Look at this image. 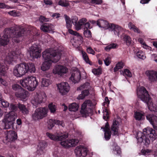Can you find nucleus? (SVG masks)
Masks as SVG:
<instances>
[{
  "label": "nucleus",
  "instance_id": "1",
  "mask_svg": "<svg viewBox=\"0 0 157 157\" xmlns=\"http://www.w3.org/2000/svg\"><path fill=\"white\" fill-rule=\"evenodd\" d=\"M146 118L152 125L154 129L149 127H147L143 130L141 136L140 137L137 136V138L139 142L140 143L143 142L146 145H148L150 143L149 137L152 141L157 138V133L155 131V130H157V117L154 115L149 114L146 116Z\"/></svg>",
  "mask_w": 157,
  "mask_h": 157
},
{
  "label": "nucleus",
  "instance_id": "2",
  "mask_svg": "<svg viewBox=\"0 0 157 157\" xmlns=\"http://www.w3.org/2000/svg\"><path fill=\"white\" fill-rule=\"evenodd\" d=\"M25 30L19 26H15L5 29L4 35L0 38V45L5 46L9 42L10 38H19L23 36Z\"/></svg>",
  "mask_w": 157,
  "mask_h": 157
},
{
  "label": "nucleus",
  "instance_id": "3",
  "mask_svg": "<svg viewBox=\"0 0 157 157\" xmlns=\"http://www.w3.org/2000/svg\"><path fill=\"white\" fill-rule=\"evenodd\" d=\"M61 53L56 51H51L46 50L42 53V57L45 60L41 67V70L45 71L49 69L51 65L52 62L56 63L60 59Z\"/></svg>",
  "mask_w": 157,
  "mask_h": 157
},
{
  "label": "nucleus",
  "instance_id": "4",
  "mask_svg": "<svg viewBox=\"0 0 157 157\" xmlns=\"http://www.w3.org/2000/svg\"><path fill=\"white\" fill-rule=\"evenodd\" d=\"M35 71V66L33 63H24L16 65L13 69V73L16 76L20 77L27 73H34Z\"/></svg>",
  "mask_w": 157,
  "mask_h": 157
},
{
  "label": "nucleus",
  "instance_id": "5",
  "mask_svg": "<svg viewBox=\"0 0 157 157\" xmlns=\"http://www.w3.org/2000/svg\"><path fill=\"white\" fill-rule=\"evenodd\" d=\"M20 83L24 87L28 90H34L38 84V82L35 77L29 76L20 80Z\"/></svg>",
  "mask_w": 157,
  "mask_h": 157
},
{
  "label": "nucleus",
  "instance_id": "6",
  "mask_svg": "<svg viewBox=\"0 0 157 157\" xmlns=\"http://www.w3.org/2000/svg\"><path fill=\"white\" fill-rule=\"evenodd\" d=\"M17 117V114L15 112H10L6 114L2 120L4 128L9 129L13 128Z\"/></svg>",
  "mask_w": 157,
  "mask_h": 157
},
{
  "label": "nucleus",
  "instance_id": "7",
  "mask_svg": "<svg viewBox=\"0 0 157 157\" xmlns=\"http://www.w3.org/2000/svg\"><path fill=\"white\" fill-rule=\"evenodd\" d=\"M137 94L138 97L141 100L146 103L148 108L149 109L152 103L151 98L145 87L143 86L140 87L138 90Z\"/></svg>",
  "mask_w": 157,
  "mask_h": 157
},
{
  "label": "nucleus",
  "instance_id": "8",
  "mask_svg": "<svg viewBox=\"0 0 157 157\" xmlns=\"http://www.w3.org/2000/svg\"><path fill=\"white\" fill-rule=\"evenodd\" d=\"M47 109L45 107L38 108L32 114V119L36 121L41 120L47 116Z\"/></svg>",
  "mask_w": 157,
  "mask_h": 157
},
{
  "label": "nucleus",
  "instance_id": "9",
  "mask_svg": "<svg viewBox=\"0 0 157 157\" xmlns=\"http://www.w3.org/2000/svg\"><path fill=\"white\" fill-rule=\"evenodd\" d=\"M92 105L91 101L88 100H86L82 105L81 113L85 117L92 113V110L90 107Z\"/></svg>",
  "mask_w": 157,
  "mask_h": 157
},
{
  "label": "nucleus",
  "instance_id": "10",
  "mask_svg": "<svg viewBox=\"0 0 157 157\" xmlns=\"http://www.w3.org/2000/svg\"><path fill=\"white\" fill-rule=\"evenodd\" d=\"M47 136L52 140L56 141H62L68 137V135L67 133L62 134V133H56L52 134L49 132L46 133Z\"/></svg>",
  "mask_w": 157,
  "mask_h": 157
},
{
  "label": "nucleus",
  "instance_id": "11",
  "mask_svg": "<svg viewBox=\"0 0 157 157\" xmlns=\"http://www.w3.org/2000/svg\"><path fill=\"white\" fill-rule=\"evenodd\" d=\"M28 54L31 58H37L40 56L41 50L40 47L36 45H33L30 48Z\"/></svg>",
  "mask_w": 157,
  "mask_h": 157
},
{
  "label": "nucleus",
  "instance_id": "12",
  "mask_svg": "<svg viewBox=\"0 0 157 157\" xmlns=\"http://www.w3.org/2000/svg\"><path fill=\"white\" fill-rule=\"evenodd\" d=\"M88 150L84 146H77L75 150V153L77 157H85L87 155Z\"/></svg>",
  "mask_w": 157,
  "mask_h": 157
},
{
  "label": "nucleus",
  "instance_id": "13",
  "mask_svg": "<svg viewBox=\"0 0 157 157\" xmlns=\"http://www.w3.org/2000/svg\"><path fill=\"white\" fill-rule=\"evenodd\" d=\"M68 32L71 34L75 35V36L72 40V42L76 44H75V45L78 46L82 43L83 38L78 33L71 29H69Z\"/></svg>",
  "mask_w": 157,
  "mask_h": 157
},
{
  "label": "nucleus",
  "instance_id": "14",
  "mask_svg": "<svg viewBox=\"0 0 157 157\" xmlns=\"http://www.w3.org/2000/svg\"><path fill=\"white\" fill-rule=\"evenodd\" d=\"M78 142V140L77 139L67 140L61 141L60 144L63 147L67 148L75 146Z\"/></svg>",
  "mask_w": 157,
  "mask_h": 157
},
{
  "label": "nucleus",
  "instance_id": "15",
  "mask_svg": "<svg viewBox=\"0 0 157 157\" xmlns=\"http://www.w3.org/2000/svg\"><path fill=\"white\" fill-rule=\"evenodd\" d=\"M81 73L79 71L77 68L73 70L70 79L74 83L78 82L81 78Z\"/></svg>",
  "mask_w": 157,
  "mask_h": 157
},
{
  "label": "nucleus",
  "instance_id": "16",
  "mask_svg": "<svg viewBox=\"0 0 157 157\" xmlns=\"http://www.w3.org/2000/svg\"><path fill=\"white\" fill-rule=\"evenodd\" d=\"M57 87L60 93L62 95H64L69 90L70 87L67 82H62L57 85Z\"/></svg>",
  "mask_w": 157,
  "mask_h": 157
},
{
  "label": "nucleus",
  "instance_id": "17",
  "mask_svg": "<svg viewBox=\"0 0 157 157\" xmlns=\"http://www.w3.org/2000/svg\"><path fill=\"white\" fill-rule=\"evenodd\" d=\"M5 133L6 140L8 142H13L17 138V133L14 131H7Z\"/></svg>",
  "mask_w": 157,
  "mask_h": 157
},
{
  "label": "nucleus",
  "instance_id": "18",
  "mask_svg": "<svg viewBox=\"0 0 157 157\" xmlns=\"http://www.w3.org/2000/svg\"><path fill=\"white\" fill-rule=\"evenodd\" d=\"M67 69L64 66L62 65H56L53 70V73L55 74H58L60 76L63 74L66 73Z\"/></svg>",
  "mask_w": 157,
  "mask_h": 157
},
{
  "label": "nucleus",
  "instance_id": "19",
  "mask_svg": "<svg viewBox=\"0 0 157 157\" xmlns=\"http://www.w3.org/2000/svg\"><path fill=\"white\" fill-rule=\"evenodd\" d=\"M45 98V94L44 93H40L36 94L33 100L32 101L33 104H38L42 103L44 100Z\"/></svg>",
  "mask_w": 157,
  "mask_h": 157
},
{
  "label": "nucleus",
  "instance_id": "20",
  "mask_svg": "<svg viewBox=\"0 0 157 157\" xmlns=\"http://www.w3.org/2000/svg\"><path fill=\"white\" fill-rule=\"evenodd\" d=\"M18 57V55L17 53H16L14 52H11L8 53V55L7 56L5 59V62L8 64H10L13 59Z\"/></svg>",
  "mask_w": 157,
  "mask_h": 157
},
{
  "label": "nucleus",
  "instance_id": "21",
  "mask_svg": "<svg viewBox=\"0 0 157 157\" xmlns=\"http://www.w3.org/2000/svg\"><path fill=\"white\" fill-rule=\"evenodd\" d=\"M101 129H103L105 132L104 137L106 140H109L110 138L111 132L109 128V125L108 122H106L104 127H101Z\"/></svg>",
  "mask_w": 157,
  "mask_h": 157
},
{
  "label": "nucleus",
  "instance_id": "22",
  "mask_svg": "<svg viewBox=\"0 0 157 157\" xmlns=\"http://www.w3.org/2000/svg\"><path fill=\"white\" fill-rule=\"evenodd\" d=\"M109 29L110 30L113 31L115 35L118 36H119L120 33L123 30V29L121 26L113 24H110V25L109 26Z\"/></svg>",
  "mask_w": 157,
  "mask_h": 157
},
{
  "label": "nucleus",
  "instance_id": "23",
  "mask_svg": "<svg viewBox=\"0 0 157 157\" xmlns=\"http://www.w3.org/2000/svg\"><path fill=\"white\" fill-rule=\"evenodd\" d=\"M40 29L46 32H50L54 30V26L50 23H44L41 25Z\"/></svg>",
  "mask_w": 157,
  "mask_h": 157
},
{
  "label": "nucleus",
  "instance_id": "24",
  "mask_svg": "<svg viewBox=\"0 0 157 157\" xmlns=\"http://www.w3.org/2000/svg\"><path fill=\"white\" fill-rule=\"evenodd\" d=\"M28 94V92L27 91L23 88H21L20 90L15 93V95L17 97L20 98L22 100L25 99L27 97Z\"/></svg>",
  "mask_w": 157,
  "mask_h": 157
},
{
  "label": "nucleus",
  "instance_id": "25",
  "mask_svg": "<svg viewBox=\"0 0 157 157\" xmlns=\"http://www.w3.org/2000/svg\"><path fill=\"white\" fill-rule=\"evenodd\" d=\"M46 146V144L44 141H42L39 143L38 145L37 153L38 155L43 154L44 149Z\"/></svg>",
  "mask_w": 157,
  "mask_h": 157
},
{
  "label": "nucleus",
  "instance_id": "26",
  "mask_svg": "<svg viewBox=\"0 0 157 157\" xmlns=\"http://www.w3.org/2000/svg\"><path fill=\"white\" fill-rule=\"evenodd\" d=\"M119 123L116 120H113L111 126V130L113 135H118Z\"/></svg>",
  "mask_w": 157,
  "mask_h": 157
},
{
  "label": "nucleus",
  "instance_id": "27",
  "mask_svg": "<svg viewBox=\"0 0 157 157\" xmlns=\"http://www.w3.org/2000/svg\"><path fill=\"white\" fill-rule=\"evenodd\" d=\"M146 74L151 82L154 81L157 79V72L155 71H147L146 72Z\"/></svg>",
  "mask_w": 157,
  "mask_h": 157
},
{
  "label": "nucleus",
  "instance_id": "28",
  "mask_svg": "<svg viewBox=\"0 0 157 157\" xmlns=\"http://www.w3.org/2000/svg\"><path fill=\"white\" fill-rule=\"evenodd\" d=\"M97 25L99 27L103 28L105 29H109V26L110 25L108 22L105 20L100 19L97 21Z\"/></svg>",
  "mask_w": 157,
  "mask_h": 157
},
{
  "label": "nucleus",
  "instance_id": "29",
  "mask_svg": "<svg viewBox=\"0 0 157 157\" xmlns=\"http://www.w3.org/2000/svg\"><path fill=\"white\" fill-rule=\"evenodd\" d=\"M17 106L20 112L23 115H27L29 113V111L26 106L24 104L19 103L17 104Z\"/></svg>",
  "mask_w": 157,
  "mask_h": 157
},
{
  "label": "nucleus",
  "instance_id": "30",
  "mask_svg": "<svg viewBox=\"0 0 157 157\" xmlns=\"http://www.w3.org/2000/svg\"><path fill=\"white\" fill-rule=\"evenodd\" d=\"M121 37L122 40L127 46H129L132 43V39L130 36L124 34H123Z\"/></svg>",
  "mask_w": 157,
  "mask_h": 157
},
{
  "label": "nucleus",
  "instance_id": "31",
  "mask_svg": "<svg viewBox=\"0 0 157 157\" xmlns=\"http://www.w3.org/2000/svg\"><path fill=\"white\" fill-rule=\"evenodd\" d=\"M87 21L86 19L85 18H83L78 21L77 25L76 26V30H78L81 29L82 26L84 25L85 22Z\"/></svg>",
  "mask_w": 157,
  "mask_h": 157
},
{
  "label": "nucleus",
  "instance_id": "32",
  "mask_svg": "<svg viewBox=\"0 0 157 157\" xmlns=\"http://www.w3.org/2000/svg\"><path fill=\"white\" fill-rule=\"evenodd\" d=\"M79 105L75 103L71 104L69 106V109L71 111L75 112L78 110Z\"/></svg>",
  "mask_w": 157,
  "mask_h": 157
},
{
  "label": "nucleus",
  "instance_id": "33",
  "mask_svg": "<svg viewBox=\"0 0 157 157\" xmlns=\"http://www.w3.org/2000/svg\"><path fill=\"white\" fill-rule=\"evenodd\" d=\"M6 68L3 63H0V73L1 75H5L6 73Z\"/></svg>",
  "mask_w": 157,
  "mask_h": 157
},
{
  "label": "nucleus",
  "instance_id": "34",
  "mask_svg": "<svg viewBox=\"0 0 157 157\" xmlns=\"http://www.w3.org/2000/svg\"><path fill=\"white\" fill-rule=\"evenodd\" d=\"M50 81L45 78H43L42 79L41 85L43 86L47 87L50 84Z\"/></svg>",
  "mask_w": 157,
  "mask_h": 157
},
{
  "label": "nucleus",
  "instance_id": "35",
  "mask_svg": "<svg viewBox=\"0 0 157 157\" xmlns=\"http://www.w3.org/2000/svg\"><path fill=\"white\" fill-rule=\"evenodd\" d=\"M117 44L115 43H112L106 46L105 49L107 51H109L111 49H114L116 48Z\"/></svg>",
  "mask_w": 157,
  "mask_h": 157
},
{
  "label": "nucleus",
  "instance_id": "36",
  "mask_svg": "<svg viewBox=\"0 0 157 157\" xmlns=\"http://www.w3.org/2000/svg\"><path fill=\"white\" fill-rule=\"evenodd\" d=\"M124 66V64L122 62H121L117 63L116 67H114V71L116 72L118 71L119 69L123 68Z\"/></svg>",
  "mask_w": 157,
  "mask_h": 157
},
{
  "label": "nucleus",
  "instance_id": "37",
  "mask_svg": "<svg viewBox=\"0 0 157 157\" xmlns=\"http://www.w3.org/2000/svg\"><path fill=\"white\" fill-rule=\"evenodd\" d=\"M135 118L136 120L139 121L143 119L144 118V115L142 113L139 112H136L135 113Z\"/></svg>",
  "mask_w": 157,
  "mask_h": 157
},
{
  "label": "nucleus",
  "instance_id": "38",
  "mask_svg": "<svg viewBox=\"0 0 157 157\" xmlns=\"http://www.w3.org/2000/svg\"><path fill=\"white\" fill-rule=\"evenodd\" d=\"M55 120L49 119L48 121V128L50 129H51L54 126L55 124Z\"/></svg>",
  "mask_w": 157,
  "mask_h": 157
},
{
  "label": "nucleus",
  "instance_id": "39",
  "mask_svg": "<svg viewBox=\"0 0 157 157\" xmlns=\"http://www.w3.org/2000/svg\"><path fill=\"white\" fill-rule=\"evenodd\" d=\"M113 152L115 154H120L121 153V151L120 147L116 145L113 147Z\"/></svg>",
  "mask_w": 157,
  "mask_h": 157
},
{
  "label": "nucleus",
  "instance_id": "40",
  "mask_svg": "<svg viewBox=\"0 0 157 157\" xmlns=\"http://www.w3.org/2000/svg\"><path fill=\"white\" fill-rule=\"evenodd\" d=\"M104 113L103 117V119L106 121L109 118V113L106 108L104 109L103 111Z\"/></svg>",
  "mask_w": 157,
  "mask_h": 157
},
{
  "label": "nucleus",
  "instance_id": "41",
  "mask_svg": "<svg viewBox=\"0 0 157 157\" xmlns=\"http://www.w3.org/2000/svg\"><path fill=\"white\" fill-rule=\"evenodd\" d=\"M58 4L59 5L63 7L67 6L69 5V4L68 1L64 0H59Z\"/></svg>",
  "mask_w": 157,
  "mask_h": 157
},
{
  "label": "nucleus",
  "instance_id": "42",
  "mask_svg": "<svg viewBox=\"0 0 157 157\" xmlns=\"http://www.w3.org/2000/svg\"><path fill=\"white\" fill-rule=\"evenodd\" d=\"M151 152V150L148 149H142L141 151V153H139V155H141V154L144 155H149Z\"/></svg>",
  "mask_w": 157,
  "mask_h": 157
},
{
  "label": "nucleus",
  "instance_id": "43",
  "mask_svg": "<svg viewBox=\"0 0 157 157\" xmlns=\"http://www.w3.org/2000/svg\"><path fill=\"white\" fill-rule=\"evenodd\" d=\"M48 108L51 113H54L56 109V107L55 105L53 103H51L48 105Z\"/></svg>",
  "mask_w": 157,
  "mask_h": 157
},
{
  "label": "nucleus",
  "instance_id": "44",
  "mask_svg": "<svg viewBox=\"0 0 157 157\" xmlns=\"http://www.w3.org/2000/svg\"><path fill=\"white\" fill-rule=\"evenodd\" d=\"M137 56L140 59H144L146 58L144 53L142 51H139L136 53Z\"/></svg>",
  "mask_w": 157,
  "mask_h": 157
},
{
  "label": "nucleus",
  "instance_id": "45",
  "mask_svg": "<svg viewBox=\"0 0 157 157\" xmlns=\"http://www.w3.org/2000/svg\"><path fill=\"white\" fill-rule=\"evenodd\" d=\"M18 108L17 104L16 105L14 104L11 103L10 105V109L12 111L11 112H14L16 111Z\"/></svg>",
  "mask_w": 157,
  "mask_h": 157
},
{
  "label": "nucleus",
  "instance_id": "46",
  "mask_svg": "<svg viewBox=\"0 0 157 157\" xmlns=\"http://www.w3.org/2000/svg\"><path fill=\"white\" fill-rule=\"evenodd\" d=\"M39 21L40 22L43 23L44 22H47L49 21V19L46 18L42 16H40L39 17Z\"/></svg>",
  "mask_w": 157,
  "mask_h": 157
},
{
  "label": "nucleus",
  "instance_id": "47",
  "mask_svg": "<svg viewBox=\"0 0 157 157\" xmlns=\"http://www.w3.org/2000/svg\"><path fill=\"white\" fill-rule=\"evenodd\" d=\"M82 53L84 60L87 63H89V59L87 54L85 52L82 51Z\"/></svg>",
  "mask_w": 157,
  "mask_h": 157
},
{
  "label": "nucleus",
  "instance_id": "48",
  "mask_svg": "<svg viewBox=\"0 0 157 157\" xmlns=\"http://www.w3.org/2000/svg\"><path fill=\"white\" fill-rule=\"evenodd\" d=\"M90 86V83L88 82H86L82 86H81L79 88L77 89V90H82L83 89L87 88Z\"/></svg>",
  "mask_w": 157,
  "mask_h": 157
},
{
  "label": "nucleus",
  "instance_id": "49",
  "mask_svg": "<svg viewBox=\"0 0 157 157\" xmlns=\"http://www.w3.org/2000/svg\"><path fill=\"white\" fill-rule=\"evenodd\" d=\"M0 101L1 104L4 107H7L9 105V103L4 99H2L0 100Z\"/></svg>",
  "mask_w": 157,
  "mask_h": 157
},
{
  "label": "nucleus",
  "instance_id": "50",
  "mask_svg": "<svg viewBox=\"0 0 157 157\" xmlns=\"http://www.w3.org/2000/svg\"><path fill=\"white\" fill-rule=\"evenodd\" d=\"M104 61L105 65L107 66H109L111 63V58L108 56L105 57V59L104 60Z\"/></svg>",
  "mask_w": 157,
  "mask_h": 157
},
{
  "label": "nucleus",
  "instance_id": "51",
  "mask_svg": "<svg viewBox=\"0 0 157 157\" xmlns=\"http://www.w3.org/2000/svg\"><path fill=\"white\" fill-rule=\"evenodd\" d=\"M85 36L87 38H90L91 37V34L90 31L88 29H86L84 32Z\"/></svg>",
  "mask_w": 157,
  "mask_h": 157
},
{
  "label": "nucleus",
  "instance_id": "52",
  "mask_svg": "<svg viewBox=\"0 0 157 157\" xmlns=\"http://www.w3.org/2000/svg\"><path fill=\"white\" fill-rule=\"evenodd\" d=\"M90 3L96 5H101L102 3V0H91Z\"/></svg>",
  "mask_w": 157,
  "mask_h": 157
},
{
  "label": "nucleus",
  "instance_id": "53",
  "mask_svg": "<svg viewBox=\"0 0 157 157\" xmlns=\"http://www.w3.org/2000/svg\"><path fill=\"white\" fill-rule=\"evenodd\" d=\"M123 75L124 76H127L130 77L132 76V74L130 71L127 69H125L123 72Z\"/></svg>",
  "mask_w": 157,
  "mask_h": 157
},
{
  "label": "nucleus",
  "instance_id": "54",
  "mask_svg": "<svg viewBox=\"0 0 157 157\" xmlns=\"http://www.w3.org/2000/svg\"><path fill=\"white\" fill-rule=\"evenodd\" d=\"M92 72L95 75H99L101 74V71L100 68H94L92 70Z\"/></svg>",
  "mask_w": 157,
  "mask_h": 157
},
{
  "label": "nucleus",
  "instance_id": "55",
  "mask_svg": "<svg viewBox=\"0 0 157 157\" xmlns=\"http://www.w3.org/2000/svg\"><path fill=\"white\" fill-rule=\"evenodd\" d=\"M12 88L13 89L15 90H20L21 88H22L20 86L17 84H14L12 85Z\"/></svg>",
  "mask_w": 157,
  "mask_h": 157
},
{
  "label": "nucleus",
  "instance_id": "56",
  "mask_svg": "<svg viewBox=\"0 0 157 157\" xmlns=\"http://www.w3.org/2000/svg\"><path fill=\"white\" fill-rule=\"evenodd\" d=\"M78 20V18L76 16L74 17L72 19V23L75 25V29H76V26L77 25V22Z\"/></svg>",
  "mask_w": 157,
  "mask_h": 157
},
{
  "label": "nucleus",
  "instance_id": "57",
  "mask_svg": "<svg viewBox=\"0 0 157 157\" xmlns=\"http://www.w3.org/2000/svg\"><path fill=\"white\" fill-rule=\"evenodd\" d=\"M87 52L89 53L92 54L93 55L95 54V52L94 50L90 47H89L86 49Z\"/></svg>",
  "mask_w": 157,
  "mask_h": 157
},
{
  "label": "nucleus",
  "instance_id": "58",
  "mask_svg": "<svg viewBox=\"0 0 157 157\" xmlns=\"http://www.w3.org/2000/svg\"><path fill=\"white\" fill-rule=\"evenodd\" d=\"M66 23H72L71 20H70V17L67 16V15H64Z\"/></svg>",
  "mask_w": 157,
  "mask_h": 157
},
{
  "label": "nucleus",
  "instance_id": "59",
  "mask_svg": "<svg viewBox=\"0 0 157 157\" xmlns=\"http://www.w3.org/2000/svg\"><path fill=\"white\" fill-rule=\"evenodd\" d=\"M8 13L10 15L16 17L17 16V13L14 10L10 11L8 12Z\"/></svg>",
  "mask_w": 157,
  "mask_h": 157
},
{
  "label": "nucleus",
  "instance_id": "60",
  "mask_svg": "<svg viewBox=\"0 0 157 157\" xmlns=\"http://www.w3.org/2000/svg\"><path fill=\"white\" fill-rule=\"evenodd\" d=\"M43 1L46 5H51L53 4L51 0H44Z\"/></svg>",
  "mask_w": 157,
  "mask_h": 157
},
{
  "label": "nucleus",
  "instance_id": "61",
  "mask_svg": "<svg viewBox=\"0 0 157 157\" xmlns=\"http://www.w3.org/2000/svg\"><path fill=\"white\" fill-rule=\"evenodd\" d=\"M10 8L9 6H7L5 3L2 2H0V8L3 9L7 8L9 9Z\"/></svg>",
  "mask_w": 157,
  "mask_h": 157
},
{
  "label": "nucleus",
  "instance_id": "62",
  "mask_svg": "<svg viewBox=\"0 0 157 157\" xmlns=\"http://www.w3.org/2000/svg\"><path fill=\"white\" fill-rule=\"evenodd\" d=\"M55 124L58 125H61L63 127V122L62 121H60L58 120H55Z\"/></svg>",
  "mask_w": 157,
  "mask_h": 157
},
{
  "label": "nucleus",
  "instance_id": "63",
  "mask_svg": "<svg viewBox=\"0 0 157 157\" xmlns=\"http://www.w3.org/2000/svg\"><path fill=\"white\" fill-rule=\"evenodd\" d=\"M0 82L5 86H7V83L6 81L4 80L2 78L0 80Z\"/></svg>",
  "mask_w": 157,
  "mask_h": 157
},
{
  "label": "nucleus",
  "instance_id": "64",
  "mask_svg": "<svg viewBox=\"0 0 157 157\" xmlns=\"http://www.w3.org/2000/svg\"><path fill=\"white\" fill-rule=\"evenodd\" d=\"M82 92L84 96V98L85 97V96L88 95L89 93V91L88 90H85L82 91Z\"/></svg>",
  "mask_w": 157,
  "mask_h": 157
}]
</instances>
